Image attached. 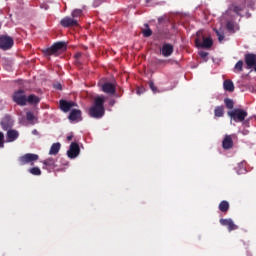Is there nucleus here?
Returning a JSON list of instances; mask_svg holds the SVG:
<instances>
[{"label": "nucleus", "instance_id": "c85d7f7f", "mask_svg": "<svg viewBox=\"0 0 256 256\" xmlns=\"http://www.w3.org/2000/svg\"><path fill=\"white\" fill-rule=\"evenodd\" d=\"M29 173H31V175L39 176L41 175V169L39 167H33L29 170Z\"/></svg>", "mask_w": 256, "mask_h": 256}, {"label": "nucleus", "instance_id": "4c0bfd02", "mask_svg": "<svg viewBox=\"0 0 256 256\" xmlns=\"http://www.w3.org/2000/svg\"><path fill=\"white\" fill-rule=\"evenodd\" d=\"M208 55H209L208 52H205V51L200 52V57H201L202 59H206V57H207Z\"/></svg>", "mask_w": 256, "mask_h": 256}, {"label": "nucleus", "instance_id": "8fccbe9b", "mask_svg": "<svg viewBox=\"0 0 256 256\" xmlns=\"http://www.w3.org/2000/svg\"><path fill=\"white\" fill-rule=\"evenodd\" d=\"M0 29H1V24H0Z\"/></svg>", "mask_w": 256, "mask_h": 256}, {"label": "nucleus", "instance_id": "423d86ee", "mask_svg": "<svg viewBox=\"0 0 256 256\" xmlns=\"http://www.w3.org/2000/svg\"><path fill=\"white\" fill-rule=\"evenodd\" d=\"M38 160H39V155L33 154V153H27L19 157L18 163L21 167H23V165H28V164L34 165L35 161H38Z\"/></svg>", "mask_w": 256, "mask_h": 256}, {"label": "nucleus", "instance_id": "37998d69", "mask_svg": "<svg viewBox=\"0 0 256 256\" xmlns=\"http://www.w3.org/2000/svg\"><path fill=\"white\" fill-rule=\"evenodd\" d=\"M67 140L68 141H72L73 140V136H67Z\"/></svg>", "mask_w": 256, "mask_h": 256}, {"label": "nucleus", "instance_id": "4be33fe9", "mask_svg": "<svg viewBox=\"0 0 256 256\" xmlns=\"http://www.w3.org/2000/svg\"><path fill=\"white\" fill-rule=\"evenodd\" d=\"M19 137V132L17 130H8L7 132V139L10 143L15 141Z\"/></svg>", "mask_w": 256, "mask_h": 256}, {"label": "nucleus", "instance_id": "f03ea898", "mask_svg": "<svg viewBox=\"0 0 256 256\" xmlns=\"http://www.w3.org/2000/svg\"><path fill=\"white\" fill-rule=\"evenodd\" d=\"M64 51H67V42L58 41L54 43L51 47L43 49L42 53L47 57V59H50L51 55L54 57H59L61 53H64Z\"/></svg>", "mask_w": 256, "mask_h": 256}, {"label": "nucleus", "instance_id": "9b49d317", "mask_svg": "<svg viewBox=\"0 0 256 256\" xmlns=\"http://www.w3.org/2000/svg\"><path fill=\"white\" fill-rule=\"evenodd\" d=\"M220 225L223 227H227L228 231H236V229H239V226L233 222V219L228 218V219H220Z\"/></svg>", "mask_w": 256, "mask_h": 256}, {"label": "nucleus", "instance_id": "393cba45", "mask_svg": "<svg viewBox=\"0 0 256 256\" xmlns=\"http://www.w3.org/2000/svg\"><path fill=\"white\" fill-rule=\"evenodd\" d=\"M214 115H215V117H223V115H225V107L217 106L214 109Z\"/></svg>", "mask_w": 256, "mask_h": 256}, {"label": "nucleus", "instance_id": "a19ab883", "mask_svg": "<svg viewBox=\"0 0 256 256\" xmlns=\"http://www.w3.org/2000/svg\"><path fill=\"white\" fill-rule=\"evenodd\" d=\"M1 125H2V129H4L5 131H7V129H9V127L5 124V121H2Z\"/></svg>", "mask_w": 256, "mask_h": 256}, {"label": "nucleus", "instance_id": "dca6fc26", "mask_svg": "<svg viewBox=\"0 0 256 256\" xmlns=\"http://www.w3.org/2000/svg\"><path fill=\"white\" fill-rule=\"evenodd\" d=\"M82 115V112L81 110L79 109H72L69 116H68V119L69 121H83V117L81 116Z\"/></svg>", "mask_w": 256, "mask_h": 256}, {"label": "nucleus", "instance_id": "c756f323", "mask_svg": "<svg viewBox=\"0 0 256 256\" xmlns=\"http://www.w3.org/2000/svg\"><path fill=\"white\" fill-rule=\"evenodd\" d=\"M81 15H83V10H81V9H75L72 12L73 19H77V17H81Z\"/></svg>", "mask_w": 256, "mask_h": 256}, {"label": "nucleus", "instance_id": "9d476101", "mask_svg": "<svg viewBox=\"0 0 256 256\" xmlns=\"http://www.w3.org/2000/svg\"><path fill=\"white\" fill-rule=\"evenodd\" d=\"M59 105L63 113H69V111L73 109V107H77V103L67 100H60Z\"/></svg>", "mask_w": 256, "mask_h": 256}, {"label": "nucleus", "instance_id": "a878e982", "mask_svg": "<svg viewBox=\"0 0 256 256\" xmlns=\"http://www.w3.org/2000/svg\"><path fill=\"white\" fill-rule=\"evenodd\" d=\"M226 29L232 33H235V22L234 21H228L226 23Z\"/></svg>", "mask_w": 256, "mask_h": 256}, {"label": "nucleus", "instance_id": "58836bf2", "mask_svg": "<svg viewBox=\"0 0 256 256\" xmlns=\"http://www.w3.org/2000/svg\"><path fill=\"white\" fill-rule=\"evenodd\" d=\"M81 52H77L75 55H74V59H76V61H79V59H81Z\"/></svg>", "mask_w": 256, "mask_h": 256}, {"label": "nucleus", "instance_id": "f257e3e1", "mask_svg": "<svg viewBox=\"0 0 256 256\" xmlns=\"http://www.w3.org/2000/svg\"><path fill=\"white\" fill-rule=\"evenodd\" d=\"M89 115L93 119H101L105 115V97L97 96L94 99V104L89 109Z\"/></svg>", "mask_w": 256, "mask_h": 256}, {"label": "nucleus", "instance_id": "20e7f679", "mask_svg": "<svg viewBox=\"0 0 256 256\" xmlns=\"http://www.w3.org/2000/svg\"><path fill=\"white\" fill-rule=\"evenodd\" d=\"M195 45L198 49H211L213 47V39L206 38L202 33H197Z\"/></svg>", "mask_w": 256, "mask_h": 256}, {"label": "nucleus", "instance_id": "39448f33", "mask_svg": "<svg viewBox=\"0 0 256 256\" xmlns=\"http://www.w3.org/2000/svg\"><path fill=\"white\" fill-rule=\"evenodd\" d=\"M228 115L231 119H233V121H235V123H243L249 113L243 109L235 108L232 111H229Z\"/></svg>", "mask_w": 256, "mask_h": 256}, {"label": "nucleus", "instance_id": "cd10ccee", "mask_svg": "<svg viewBox=\"0 0 256 256\" xmlns=\"http://www.w3.org/2000/svg\"><path fill=\"white\" fill-rule=\"evenodd\" d=\"M214 32L216 33V35L218 37V41L221 43V41H223L225 39V34L223 33V31H219L217 29H214Z\"/></svg>", "mask_w": 256, "mask_h": 256}, {"label": "nucleus", "instance_id": "f704fd0d", "mask_svg": "<svg viewBox=\"0 0 256 256\" xmlns=\"http://www.w3.org/2000/svg\"><path fill=\"white\" fill-rule=\"evenodd\" d=\"M26 119L28 121H33V119H35V116L33 115V112H27L26 113Z\"/></svg>", "mask_w": 256, "mask_h": 256}, {"label": "nucleus", "instance_id": "1a4fd4ad", "mask_svg": "<svg viewBox=\"0 0 256 256\" xmlns=\"http://www.w3.org/2000/svg\"><path fill=\"white\" fill-rule=\"evenodd\" d=\"M60 25L62 27H78L79 26V22L77 21V19L75 18H71L69 16L64 17L61 21H60Z\"/></svg>", "mask_w": 256, "mask_h": 256}, {"label": "nucleus", "instance_id": "f3484780", "mask_svg": "<svg viewBox=\"0 0 256 256\" xmlns=\"http://www.w3.org/2000/svg\"><path fill=\"white\" fill-rule=\"evenodd\" d=\"M223 149L229 150L233 149V138L231 135H226L222 141Z\"/></svg>", "mask_w": 256, "mask_h": 256}, {"label": "nucleus", "instance_id": "473e14b6", "mask_svg": "<svg viewBox=\"0 0 256 256\" xmlns=\"http://www.w3.org/2000/svg\"><path fill=\"white\" fill-rule=\"evenodd\" d=\"M3 147H5V134L0 132V149H3Z\"/></svg>", "mask_w": 256, "mask_h": 256}, {"label": "nucleus", "instance_id": "a18cd8bd", "mask_svg": "<svg viewBox=\"0 0 256 256\" xmlns=\"http://www.w3.org/2000/svg\"><path fill=\"white\" fill-rule=\"evenodd\" d=\"M152 0H146V3H151Z\"/></svg>", "mask_w": 256, "mask_h": 256}, {"label": "nucleus", "instance_id": "7c9ffc66", "mask_svg": "<svg viewBox=\"0 0 256 256\" xmlns=\"http://www.w3.org/2000/svg\"><path fill=\"white\" fill-rule=\"evenodd\" d=\"M148 85L153 93H159V89L157 88V86H155V83L153 81L150 80L148 82Z\"/></svg>", "mask_w": 256, "mask_h": 256}, {"label": "nucleus", "instance_id": "49530a36", "mask_svg": "<svg viewBox=\"0 0 256 256\" xmlns=\"http://www.w3.org/2000/svg\"><path fill=\"white\" fill-rule=\"evenodd\" d=\"M172 29H175V24H172Z\"/></svg>", "mask_w": 256, "mask_h": 256}, {"label": "nucleus", "instance_id": "0eeeda50", "mask_svg": "<svg viewBox=\"0 0 256 256\" xmlns=\"http://www.w3.org/2000/svg\"><path fill=\"white\" fill-rule=\"evenodd\" d=\"M12 99L14 103L20 105V107H25L27 105V96L25 95V90H17L14 92Z\"/></svg>", "mask_w": 256, "mask_h": 256}, {"label": "nucleus", "instance_id": "a211bd4d", "mask_svg": "<svg viewBox=\"0 0 256 256\" xmlns=\"http://www.w3.org/2000/svg\"><path fill=\"white\" fill-rule=\"evenodd\" d=\"M43 169H47L48 171L50 169H55V167H57V165H55V159L53 158H48L46 160H44L43 162Z\"/></svg>", "mask_w": 256, "mask_h": 256}, {"label": "nucleus", "instance_id": "bb28decb", "mask_svg": "<svg viewBox=\"0 0 256 256\" xmlns=\"http://www.w3.org/2000/svg\"><path fill=\"white\" fill-rule=\"evenodd\" d=\"M224 103L227 109H233V107H235V103L233 102L232 99L226 98L224 99Z\"/></svg>", "mask_w": 256, "mask_h": 256}, {"label": "nucleus", "instance_id": "6ab92c4d", "mask_svg": "<svg viewBox=\"0 0 256 256\" xmlns=\"http://www.w3.org/2000/svg\"><path fill=\"white\" fill-rule=\"evenodd\" d=\"M223 87L225 91H229V93H233L235 91V84L231 80H225L223 82Z\"/></svg>", "mask_w": 256, "mask_h": 256}, {"label": "nucleus", "instance_id": "6e6552de", "mask_svg": "<svg viewBox=\"0 0 256 256\" xmlns=\"http://www.w3.org/2000/svg\"><path fill=\"white\" fill-rule=\"evenodd\" d=\"M13 45L14 41L11 36H0V49L3 51H9Z\"/></svg>", "mask_w": 256, "mask_h": 256}, {"label": "nucleus", "instance_id": "b1692460", "mask_svg": "<svg viewBox=\"0 0 256 256\" xmlns=\"http://www.w3.org/2000/svg\"><path fill=\"white\" fill-rule=\"evenodd\" d=\"M218 208L222 213H227L229 211V202L227 200L221 201Z\"/></svg>", "mask_w": 256, "mask_h": 256}, {"label": "nucleus", "instance_id": "5701e85b", "mask_svg": "<svg viewBox=\"0 0 256 256\" xmlns=\"http://www.w3.org/2000/svg\"><path fill=\"white\" fill-rule=\"evenodd\" d=\"M61 151V143L57 142L51 145L49 155H57Z\"/></svg>", "mask_w": 256, "mask_h": 256}, {"label": "nucleus", "instance_id": "2eb2a0df", "mask_svg": "<svg viewBox=\"0 0 256 256\" xmlns=\"http://www.w3.org/2000/svg\"><path fill=\"white\" fill-rule=\"evenodd\" d=\"M101 89L103 93H107V95H115V92L117 91L115 85H113V83L110 82L102 84Z\"/></svg>", "mask_w": 256, "mask_h": 256}, {"label": "nucleus", "instance_id": "7ed1b4c3", "mask_svg": "<svg viewBox=\"0 0 256 256\" xmlns=\"http://www.w3.org/2000/svg\"><path fill=\"white\" fill-rule=\"evenodd\" d=\"M229 11H232L239 17H243V11L247 8V0H230Z\"/></svg>", "mask_w": 256, "mask_h": 256}, {"label": "nucleus", "instance_id": "f8f14e48", "mask_svg": "<svg viewBox=\"0 0 256 256\" xmlns=\"http://www.w3.org/2000/svg\"><path fill=\"white\" fill-rule=\"evenodd\" d=\"M81 152V149L79 148V144L76 142H72L70 145V149L67 151V155L70 159H75Z\"/></svg>", "mask_w": 256, "mask_h": 256}, {"label": "nucleus", "instance_id": "e433bc0d", "mask_svg": "<svg viewBox=\"0 0 256 256\" xmlns=\"http://www.w3.org/2000/svg\"><path fill=\"white\" fill-rule=\"evenodd\" d=\"M54 89L61 91L63 89V87L61 86V83H56V84H54Z\"/></svg>", "mask_w": 256, "mask_h": 256}, {"label": "nucleus", "instance_id": "79ce46f5", "mask_svg": "<svg viewBox=\"0 0 256 256\" xmlns=\"http://www.w3.org/2000/svg\"><path fill=\"white\" fill-rule=\"evenodd\" d=\"M32 135H39V131H37V129H34V130L32 131Z\"/></svg>", "mask_w": 256, "mask_h": 256}, {"label": "nucleus", "instance_id": "ddd939ff", "mask_svg": "<svg viewBox=\"0 0 256 256\" xmlns=\"http://www.w3.org/2000/svg\"><path fill=\"white\" fill-rule=\"evenodd\" d=\"M175 51V47L173 44L164 43L161 48V53L163 57H171L173 52Z\"/></svg>", "mask_w": 256, "mask_h": 256}, {"label": "nucleus", "instance_id": "c9c22d12", "mask_svg": "<svg viewBox=\"0 0 256 256\" xmlns=\"http://www.w3.org/2000/svg\"><path fill=\"white\" fill-rule=\"evenodd\" d=\"M104 0H94L93 7H100Z\"/></svg>", "mask_w": 256, "mask_h": 256}, {"label": "nucleus", "instance_id": "412c9836", "mask_svg": "<svg viewBox=\"0 0 256 256\" xmlns=\"http://www.w3.org/2000/svg\"><path fill=\"white\" fill-rule=\"evenodd\" d=\"M26 101L30 105H37L38 103H40L41 98H39L35 94H32V95H29L28 97H26Z\"/></svg>", "mask_w": 256, "mask_h": 256}, {"label": "nucleus", "instance_id": "de8ad7c7", "mask_svg": "<svg viewBox=\"0 0 256 256\" xmlns=\"http://www.w3.org/2000/svg\"><path fill=\"white\" fill-rule=\"evenodd\" d=\"M158 22L161 23V18H158Z\"/></svg>", "mask_w": 256, "mask_h": 256}, {"label": "nucleus", "instance_id": "c03bdc74", "mask_svg": "<svg viewBox=\"0 0 256 256\" xmlns=\"http://www.w3.org/2000/svg\"><path fill=\"white\" fill-rule=\"evenodd\" d=\"M246 17H247V19H249V17H251V13L246 12Z\"/></svg>", "mask_w": 256, "mask_h": 256}, {"label": "nucleus", "instance_id": "4468645a", "mask_svg": "<svg viewBox=\"0 0 256 256\" xmlns=\"http://www.w3.org/2000/svg\"><path fill=\"white\" fill-rule=\"evenodd\" d=\"M245 63L247 65V69H253L256 65V55L253 53L245 54Z\"/></svg>", "mask_w": 256, "mask_h": 256}, {"label": "nucleus", "instance_id": "2f4dec72", "mask_svg": "<svg viewBox=\"0 0 256 256\" xmlns=\"http://www.w3.org/2000/svg\"><path fill=\"white\" fill-rule=\"evenodd\" d=\"M234 69L236 71H238L239 73H241V71H243V60L238 61L235 66Z\"/></svg>", "mask_w": 256, "mask_h": 256}, {"label": "nucleus", "instance_id": "aec40b11", "mask_svg": "<svg viewBox=\"0 0 256 256\" xmlns=\"http://www.w3.org/2000/svg\"><path fill=\"white\" fill-rule=\"evenodd\" d=\"M141 33L143 37H151L153 35V30L149 28V24L145 23L143 27H141Z\"/></svg>", "mask_w": 256, "mask_h": 256}, {"label": "nucleus", "instance_id": "ea45409f", "mask_svg": "<svg viewBox=\"0 0 256 256\" xmlns=\"http://www.w3.org/2000/svg\"><path fill=\"white\" fill-rule=\"evenodd\" d=\"M143 93H145V88L142 87V88H138V89H137V94H138V95H141V94H143Z\"/></svg>", "mask_w": 256, "mask_h": 256}, {"label": "nucleus", "instance_id": "72a5a7b5", "mask_svg": "<svg viewBox=\"0 0 256 256\" xmlns=\"http://www.w3.org/2000/svg\"><path fill=\"white\" fill-rule=\"evenodd\" d=\"M174 63H175V61L172 59L161 60V65H173Z\"/></svg>", "mask_w": 256, "mask_h": 256}, {"label": "nucleus", "instance_id": "09e8293b", "mask_svg": "<svg viewBox=\"0 0 256 256\" xmlns=\"http://www.w3.org/2000/svg\"><path fill=\"white\" fill-rule=\"evenodd\" d=\"M254 67V71L256 72V65L255 66H253Z\"/></svg>", "mask_w": 256, "mask_h": 256}]
</instances>
